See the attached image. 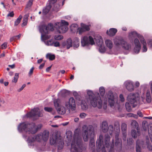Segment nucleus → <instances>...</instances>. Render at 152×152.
Listing matches in <instances>:
<instances>
[{
    "label": "nucleus",
    "mask_w": 152,
    "mask_h": 152,
    "mask_svg": "<svg viewBox=\"0 0 152 152\" xmlns=\"http://www.w3.org/2000/svg\"><path fill=\"white\" fill-rule=\"evenodd\" d=\"M110 137L107 134L104 137V141L103 135L100 134L96 141V147L98 152H120L122 148V142L121 139L115 140L114 139L110 141Z\"/></svg>",
    "instance_id": "f257e3e1"
},
{
    "label": "nucleus",
    "mask_w": 152,
    "mask_h": 152,
    "mask_svg": "<svg viewBox=\"0 0 152 152\" xmlns=\"http://www.w3.org/2000/svg\"><path fill=\"white\" fill-rule=\"evenodd\" d=\"M84 149L82 138L79 135V132L77 129L74 132L71 144V152H82Z\"/></svg>",
    "instance_id": "f03ea898"
},
{
    "label": "nucleus",
    "mask_w": 152,
    "mask_h": 152,
    "mask_svg": "<svg viewBox=\"0 0 152 152\" xmlns=\"http://www.w3.org/2000/svg\"><path fill=\"white\" fill-rule=\"evenodd\" d=\"M18 129L20 132L24 131L26 132H28L29 134H33L37 132L39 127L34 123H23L20 124Z\"/></svg>",
    "instance_id": "7ed1b4c3"
},
{
    "label": "nucleus",
    "mask_w": 152,
    "mask_h": 152,
    "mask_svg": "<svg viewBox=\"0 0 152 152\" xmlns=\"http://www.w3.org/2000/svg\"><path fill=\"white\" fill-rule=\"evenodd\" d=\"M54 27L52 23H49L48 26L42 25L39 26V30L41 33V38L43 40L49 39L51 37L50 35H46L49 33V31H53L54 30Z\"/></svg>",
    "instance_id": "20e7f679"
},
{
    "label": "nucleus",
    "mask_w": 152,
    "mask_h": 152,
    "mask_svg": "<svg viewBox=\"0 0 152 152\" xmlns=\"http://www.w3.org/2000/svg\"><path fill=\"white\" fill-rule=\"evenodd\" d=\"M51 145L57 147L58 149H62L64 146V142L62 137L57 134H53L49 139Z\"/></svg>",
    "instance_id": "39448f33"
},
{
    "label": "nucleus",
    "mask_w": 152,
    "mask_h": 152,
    "mask_svg": "<svg viewBox=\"0 0 152 152\" xmlns=\"http://www.w3.org/2000/svg\"><path fill=\"white\" fill-rule=\"evenodd\" d=\"M87 94L90 101L91 104L94 107H97L99 109L102 107V102L100 97L99 96H95L93 92L89 90L87 91Z\"/></svg>",
    "instance_id": "423d86ee"
},
{
    "label": "nucleus",
    "mask_w": 152,
    "mask_h": 152,
    "mask_svg": "<svg viewBox=\"0 0 152 152\" xmlns=\"http://www.w3.org/2000/svg\"><path fill=\"white\" fill-rule=\"evenodd\" d=\"M88 131L91 132L89 134L90 137H94V133L92 125H89L88 126L87 125H84L83 126L82 128V132L83 138L85 141H87L88 140Z\"/></svg>",
    "instance_id": "0eeeda50"
},
{
    "label": "nucleus",
    "mask_w": 152,
    "mask_h": 152,
    "mask_svg": "<svg viewBox=\"0 0 152 152\" xmlns=\"http://www.w3.org/2000/svg\"><path fill=\"white\" fill-rule=\"evenodd\" d=\"M114 42L115 45L118 47H122L126 50H129L131 48L130 44L128 43L122 37H116Z\"/></svg>",
    "instance_id": "6e6552de"
},
{
    "label": "nucleus",
    "mask_w": 152,
    "mask_h": 152,
    "mask_svg": "<svg viewBox=\"0 0 152 152\" xmlns=\"http://www.w3.org/2000/svg\"><path fill=\"white\" fill-rule=\"evenodd\" d=\"M69 23L67 22L62 20L61 22H57L55 24L54 27L56 28L57 32L59 33H65L68 29Z\"/></svg>",
    "instance_id": "1a4fd4ad"
},
{
    "label": "nucleus",
    "mask_w": 152,
    "mask_h": 152,
    "mask_svg": "<svg viewBox=\"0 0 152 152\" xmlns=\"http://www.w3.org/2000/svg\"><path fill=\"white\" fill-rule=\"evenodd\" d=\"M39 109L38 108H35L32 110L31 112L28 113L26 116L28 118H33V119L35 120L39 117H42L43 114L42 113H39Z\"/></svg>",
    "instance_id": "9d476101"
},
{
    "label": "nucleus",
    "mask_w": 152,
    "mask_h": 152,
    "mask_svg": "<svg viewBox=\"0 0 152 152\" xmlns=\"http://www.w3.org/2000/svg\"><path fill=\"white\" fill-rule=\"evenodd\" d=\"M81 44L82 46L84 47L88 46L89 44L93 45L95 44L93 38L91 36H86L81 39Z\"/></svg>",
    "instance_id": "9b49d317"
},
{
    "label": "nucleus",
    "mask_w": 152,
    "mask_h": 152,
    "mask_svg": "<svg viewBox=\"0 0 152 152\" xmlns=\"http://www.w3.org/2000/svg\"><path fill=\"white\" fill-rule=\"evenodd\" d=\"M137 37L140 39V42L142 45V50L143 52H146L147 50V44L143 37L140 34L137 33L136 31H134V37Z\"/></svg>",
    "instance_id": "f8f14e48"
},
{
    "label": "nucleus",
    "mask_w": 152,
    "mask_h": 152,
    "mask_svg": "<svg viewBox=\"0 0 152 152\" xmlns=\"http://www.w3.org/2000/svg\"><path fill=\"white\" fill-rule=\"evenodd\" d=\"M65 106L72 111H74L76 109V104L75 99L73 97L70 98L69 101L65 102Z\"/></svg>",
    "instance_id": "ddd939ff"
},
{
    "label": "nucleus",
    "mask_w": 152,
    "mask_h": 152,
    "mask_svg": "<svg viewBox=\"0 0 152 152\" xmlns=\"http://www.w3.org/2000/svg\"><path fill=\"white\" fill-rule=\"evenodd\" d=\"M108 102L109 103L111 107L113 108H115L116 109V108H118V104L115 103V101L117 99H115L113 95V94H111L108 96Z\"/></svg>",
    "instance_id": "4468645a"
},
{
    "label": "nucleus",
    "mask_w": 152,
    "mask_h": 152,
    "mask_svg": "<svg viewBox=\"0 0 152 152\" xmlns=\"http://www.w3.org/2000/svg\"><path fill=\"white\" fill-rule=\"evenodd\" d=\"M127 99L130 103L128 102H126L125 104L126 108L127 111L130 112L132 110L130 104L132 105L133 104V93H131L127 96Z\"/></svg>",
    "instance_id": "2eb2a0df"
},
{
    "label": "nucleus",
    "mask_w": 152,
    "mask_h": 152,
    "mask_svg": "<svg viewBox=\"0 0 152 152\" xmlns=\"http://www.w3.org/2000/svg\"><path fill=\"white\" fill-rule=\"evenodd\" d=\"M141 48V44L139 41L137 39H135L134 45V52L135 53H138L140 52Z\"/></svg>",
    "instance_id": "dca6fc26"
},
{
    "label": "nucleus",
    "mask_w": 152,
    "mask_h": 152,
    "mask_svg": "<svg viewBox=\"0 0 152 152\" xmlns=\"http://www.w3.org/2000/svg\"><path fill=\"white\" fill-rule=\"evenodd\" d=\"M134 137L135 138L140 135V130L138 124L136 121H134Z\"/></svg>",
    "instance_id": "f3484780"
},
{
    "label": "nucleus",
    "mask_w": 152,
    "mask_h": 152,
    "mask_svg": "<svg viewBox=\"0 0 152 152\" xmlns=\"http://www.w3.org/2000/svg\"><path fill=\"white\" fill-rule=\"evenodd\" d=\"M144 148L145 147V143L142 141L137 140L136 142V152H141L140 147Z\"/></svg>",
    "instance_id": "a211bd4d"
},
{
    "label": "nucleus",
    "mask_w": 152,
    "mask_h": 152,
    "mask_svg": "<svg viewBox=\"0 0 152 152\" xmlns=\"http://www.w3.org/2000/svg\"><path fill=\"white\" fill-rule=\"evenodd\" d=\"M126 89L129 91L133 90V83L132 81H127L124 83Z\"/></svg>",
    "instance_id": "6ab92c4d"
},
{
    "label": "nucleus",
    "mask_w": 152,
    "mask_h": 152,
    "mask_svg": "<svg viewBox=\"0 0 152 152\" xmlns=\"http://www.w3.org/2000/svg\"><path fill=\"white\" fill-rule=\"evenodd\" d=\"M40 134L42 139V140L45 142H47L49 137V132L46 131H45L43 133H40Z\"/></svg>",
    "instance_id": "aec40b11"
},
{
    "label": "nucleus",
    "mask_w": 152,
    "mask_h": 152,
    "mask_svg": "<svg viewBox=\"0 0 152 152\" xmlns=\"http://www.w3.org/2000/svg\"><path fill=\"white\" fill-rule=\"evenodd\" d=\"M102 132L106 133L108 130V125L107 121H103L102 124Z\"/></svg>",
    "instance_id": "412c9836"
},
{
    "label": "nucleus",
    "mask_w": 152,
    "mask_h": 152,
    "mask_svg": "<svg viewBox=\"0 0 152 152\" xmlns=\"http://www.w3.org/2000/svg\"><path fill=\"white\" fill-rule=\"evenodd\" d=\"M140 97L138 93L134 95V107L138 105L139 103Z\"/></svg>",
    "instance_id": "4be33fe9"
},
{
    "label": "nucleus",
    "mask_w": 152,
    "mask_h": 152,
    "mask_svg": "<svg viewBox=\"0 0 152 152\" xmlns=\"http://www.w3.org/2000/svg\"><path fill=\"white\" fill-rule=\"evenodd\" d=\"M62 45L63 46L66 45V48L67 49H69L72 46V41L70 39H68L66 41V42H64L62 43Z\"/></svg>",
    "instance_id": "5701e85b"
},
{
    "label": "nucleus",
    "mask_w": 152,
    "mask_h": 152,
    "mask_svg": "<svg viewBox=\"0 0 152 152\" xmlns=\"http://www.w3.org/2000/svg\"><path fill=\"white\" fill-rule=\"evenodd\" d=\"M94 137H90L89 147L93 151L95 149V142L94 138Z\"/></svg>",
    "instance_id": "b1692460"
},
{
    "label": "nucleus",
    "mask_w": 152,
    "mask_h": 152,
    "mask_svg": "<svg viewBox=\"0 0 152 152\" xmlns=\"http://www.w3.org/2000/svg\"><path fill=\"white\" fill-rule=\"evenodd\" d=\"M117 30L115 28H111L109 29V31H107V34L110 36L112 37L115 35L117 32Z\"/></svg>",
    "instance_id": "393cba45"
},
{
    "label": "nucleus",
    "mask_w": 152,
    "mask_h": 152,
    "mask_svg": "<svg viewBox=\"0 0 152 152\" xmlns=\"http://www.w3.org/2000/svg\"><path fill=\"white\" fill-rule=\"evenodd\" d=\"M52 6L50 4L48 5H47L43 9L42 11V14L44 15H46L50 11L51 8Z\"/></svg>",
    "instance_id": "a878e982"
},
{
    "label": "nucleus",
    "mask_w": 152,
    "mask_h": 152,
    "mask_svg": "<svg viewBox=\"0 0 152 152\" xmlns=\"http://www.w3.org/2000/svg\"><path fill=\"white\" fill-rule=\"evenodd\" d=\"M57 109L58 113L61 115L64 114L66 112V109L64 107H61L60 108L58 107Z\"/></svg>",
    "instance_id": "bb28decb"
},
{
    "label": "nucleus",
    "mask_w": 152,
    "mask_h": 152,
    "mask_svg": "<svg viewBox=\"0 0 152 152\" xmlns=\"http://www.w3.org/2000/svg\"><path fill=\"white\" fill-rule=\"evenodd\" d=\"M80 26L83 28L84 30H85L86 31H88L90 29V25H87L83 23H81L80 24Z\"/></svg>",
    "instance_id": "cd10ccee"
},
{
    "label": "nucleus",
    "mask_w": 152,
    "mask_h": 152,
    "mask_svg": "<svg viewBox=\"0 0 152 152\" xmlns=\"http://www.w3.org/2000/svg\"><path fill=\"white\" fill-rule=\"evenodd\" d=\"M146 100L148 103H150L151 102V97L150 91L149 90H148L147 91L146 94Z\"/></svg>",
    "instance_id": "c85d7f7f"
},
{
    "label": "nucleus",
    "mask_w": 152,
    "mask_h": 152,
    "mask_svg": "<svg viewBox=\"0 0 152 152\" xmlns=\"http://www.w3.org/2000/svg\"><path fill=\"white\" fill-rule=\"evenodd\" d=\"M80 45V41L79 39L76 38L74 39L73 42V47L74 48H77Z\"/></svg>",
    "instance_id": "c756f323"
},
{
    "label": "nucleus",
    "mask_w": 152,
    "mask_h": 152,
    "mask_svg": "<svg viewBox=\"0 0 152 152\" xmlns=\"http://www.w3.org/2000/svg\"><path fill=\"white\" fill-rule=\"evenodd\" d=\"M105 44L107 47L110 49H111L113 47L112 42L109 39H107L105 41Z\"/></svg>",
    "instance_id": "7c9ffc66"
},
{
    "label": "nucleus",
    "mask_w": 152,
    "mask_h": 152,
    "mask_svg": "<svg viewBox=\"0 0 152 152\" xmlns=\"http://www.w3.org/2000/svg\"><path fill=\"white\" fill-rule=\"evenodd\" d=\"M146 145H147V148L150 151L152 150V146L149 143V140L148 137H146Z\"/></svg>",
    "instance_id": "2f4dec72"
},
{
    "label": "nucleus",
    "mask_w": 152,
    "mask_h": 152,
    "mask_svg": "<svg viewBox=\"0 0 152 152\" xmlns=\"http://www.w3.org/2000/svg\"><path fill=\"white\" fill-rule=\"evenodd\" d=\"M122 133H126L127 125L125 123H122L121 126Z\"/></svg>",
    "instance_id": "473e14b6"
},
{
    "label": "nucleus",
    "mask_w": 152,
    "mask_h": 152,
    "mask_svg": "<svg viewBox=\"0 0 152 152\" xmlns=\"http://www.w3.org/2000/svg\"><path fill=\"white\" fill-rule=\"evenodd\" d=\"M99 46V51L100 52L102 53H104L105 51V49L104 47L102 46V42H100L99 44H97Z\"/></svg>",
    "instance_id": "72a5a7b5"
},
{
    "label": "nucleus",
    "mask_w": 152,
    "mask_h": 152,
    "mask_svg": "<svg viewBox=\"0 0 152 152\" xmlns=\"http://www.w3.org/2000/svg\"><path fill=\"white\" fill-rule=\"evenodd\" d=\"M46 57L48 58L50 60L52 61L55 58V56L54 54H52L50 53H48L46 56Z\"/></svg>",
    "instance_id": "f704fd0d"
},
{
    "label": "nucleus",
    "mask_w": 152,
    "mask_h": 152,
    "mask_svg": "<svg viewBox=\"0 0 152 152\" xmlns=\"http://www.w3.org/2000/svg\"><path fill=\"white\" fill-rule=\"evenodd\" d=\"M35 136H29L28 137L27 141L28 143L34 142L36 141Z\"/></svg>",
    "instance_id": "c9c22d12"
},
{
    "label": "nucleus",
    "mask_w": 152,
    "mask_h": 152,
    "mask_svg": "<svg viewBox=\"0 0 152 152\" xmlns=\"http://www.w3.org/2000/svg\"><path fill=\"white\" fill-rule=\"evenodd\" d=\"M35 139H36V141L37 142H41L42 140V139L41 135V134L40 133L35 135Z\"/></svg>",
    "instance_id": "e433bc0d"
},
{
    "label": "nucleus",
    "mask_w": 152,
    "mask_h": 152,
    "mask_svg": "<svg viewBox=\"0 0 152 152\" xmlns=\"http://www.w3.org/2000/svg\"><path fill=\"white\" fill-rule=\"evenodd\" d=\"M28 20V16L26 15H25L24 16L23 19V23L22 24V26H23L26 25L27 23Z\"/></svg>",
    "instance_id": "4c0bfd02"
},
{
    "label": "nucleus",
    "mask_w": 152,
    "mask_h": 152,
    "mask_svg": "<svg viewBox=\"0 0 152 152\" xmlns=\"http://www.w3.org/2000/svg\"><path fill=\"white\" fill-rule=\"evenodd\" d=\"M22 18V16L21 15H20L19 17L17 18L15 21L14 25L17 26L20 22Z\"/></svg>",
    "instance_id": "58836bf2"
},
{
    "label": "nucleus",
    "mask_w": 152,
    "mask_h": 152,
    "mask_svg": "<svg viewBox=\"0 0 152 152\" xmlns=\"http://www.w3.org/2000/svg\"><path fill=\"white\" fill-rule=\"evenodd\" d=\"M60 100L58 99H54V105L56 109L59 107V102Z\"/></svg>",
    "instance_id": "ea45409f"
},
{
    "label": "nucleus",
    "mask_w": 152,
    "mask_h": 152,
    "mask_svg": "<svg viewBox=\"0 0 152 152\" xmlns=\"http://www.w3.org/2000/svg\"><path fill=\"white\" fill-rule=\"evenodd\" d=\"M19 74L18 73H15V76L14 77V79L12 80V82L15 83H16L17 82L18 80L19 77Z\"/></svg>",
    "instance_id": "a19ab883"
},
{
    "label": "nucleus",
    "mask_w": 152,
    "mask_h": 152,
    "mask_svg": "<svg viewBox=\"0 0 152 152\" xmlns=\"http://www.w3.org/2000/svg\"><path fill=\"white\" fill-rule=\"evenodd\" d=\"M81 105L82 109L83 110H86L88 108V105L87 103L83 101H82Z\"/></svg>",
    "instance_id": "79ce46f5"
},
{
    "label": "nucleus",
    "mask_w": 152,
    "mask_h": 152,
    "mask_svg": "<svg viewBox=\"0 0 152 152\" xmlns=\"http://www.w3.org/2000/svg\"><path fill=\"white\" fill-rule=\"evenodd\" d=\"M85 30H84V29L83 28H82V27H79L77 29V33H78L79 34H82L84 32H85Z\"/></svg>",
    "instance_id": "37998d69"
},
{
    "label": "nucleus",
    "mask_w": 152,
    "mask_h": 152,
    "mask_svg": "<svg viewBox=\"0 0 152 152\" xmlns=\"http://www.w3.org/2000/svg\"><path fill=\"white\" fill-rule=\"evenodd\" d=\"M100 94L102 96H103L105 94V89L104 87H101L99 88Z\"/></svg>",
    "instance_id": "c03bdc74"
},
{
    "label": "nucleus",
    "mask_w": 152,
    "mask_h": 152,
    "mask_svg": "<svg viewBox=\"0 0 152 152\" xmlns=\"http://www.w3.org/2000/svg\"><path fill=\"white\" fill-rule=\"evenodd\" d=\"M69 91L66 90H63L61 92V95L63 96H66L69 95Z\"/></svg>",
    "instance_id": "a18cd8bd"
},
{
    "label": "nucleus",
    "mask_w": 152,
    "mask_h": 152,
    "mask_svg": "<svg viewBox=\"0 0 152 152\" xmlns=\"http://www.w3.org/2000/svg\"><path fill=\"white\" fill-rule=\"evenodd\" d=\"M108 130L110 131V135H111L112 132H113L114 128L113 126L112 125H110L108 126Z\"/></svg>",
    "instance_id": "49530a36"
},
{
    "label": "nucleus",
    "mask_w": 152,
    "mask_h": 152,
    "mask_svg": "<svg viewBox=\"0 0 152 152\" xmlns=\"http://www.w3.org/2000/svg\"><path fill=\"white\" fill-rule=\"evenodd\" d=\"M128 38L131 42H133V31H132L129 33Z\"/></svg>",
    "instance_id": "de8ad7c7"
},
{
    "label": "nucleus",
    "mask_w": 152,
    "mask_h": 152,
    "mask_svg": "<svg viewBox=\"0 0 152 152\" xmlns=\"http://www.w3.org/2000/svg\"><path fill=\"white\" fill-rule=\"evenodd\" d=\"M54 38L56 40H61L63 39V37L62 35H58L55 36Z\"/></svg>",
    "instance_id": "09e8293b"
},
{
    "label": "nucleus",
    "mask_w": 152,
    "mask_h": 152,
    "mask_svg": "<svg viewBox=\"0 0 152 152\" xmlns=\"http://www.w3.org/2000/svg\"><path fill=\"white\" fill-rule=\"evenodd\" d=\"M53 42L52 39L48 41L45 42L46 44L48 45L52 46L53 45Z\"/></svg>",
    "instance_id": "8fccbe9b"
},
{
    "label": "nucleus",
    "mask_w": 152,
    "mask_h": 152,
    "mask_svg": "<svg viewBox=\"0 0 152 152\" xmlns=\"http://www.w3.org/2000/svg\"><path fill=\"white\" fill-rule=\"evenodd\" d=\"M7 42H4L3 44L1 45V48L2 49H5L7 47Z\"/></svg>",
    "instance_id": "3c124183"
},
{
    "label": "nucleus",
    "mask_w": 152,
    "mask_h": 152,
    "mask_svg": "<svg viewBox=\"0 0 152 152\" xmlns=\"http://www.w3.org/2000/svg\"><path fill=\"white\" fill-rule=\"evenodd\" d=\"M33 1V0H29L27 4L26 7L27 8L30 7L32 4Z\"/></svg>",
    "instance_id": "603ef678"
},
{
    "label": "nucleus",
    "mask_w": 152,
    "mask_h": 152,
    "mask_svg": "<svg viewBox=\"0 0 152 152\" xmlns=\"http://www.w3.org/2000/svg\"><path fill=\"white\" fill-rule=\"evenodd\" d=\"M127 141L128 145H132L133 142V140L132 138L128 139Z\"/></svg>",
    "instance_id": "864d4df0"
},
{
    "label": "nucleus",
    "mask_w": 152,
    "mask_h": 152,
    "mask_svg": "<svg viewBox=\"0 0 152 152\" xmlns=\"http://www.w3.org/2000/svg\"><path fill=\"white\" fill-rule=\"evenodd\" d=\"M44 110L46 111L50 112L52 111L53 109L51 107H46L44 108Z\"/></svg>",
    "instance_id": "5fc2aeb1"
},
{
    "label": "nucleus",
    "mask_w": 152,
    "mask_h": 152,
    "mask_svg": "<svg viewBox=\"0 0 152 152\" xmlns=\"http://www.w3.org/2000/svg\"><path fill=\"white\" fill-rule=\"evenodd\" d=\"M34 68V67H32L30 69V71L28 73V75L29 76H31L33 74Z\"/></svg>",
    "instance_id": "6e6d98bb"
},
{
    "label": "nucleus",
    "mask_w": 152,
    "mask_h": 152,
    "mask_svg": "<svg viewBox=\"0 0 152 152\" xmlns=\"http://www.w3.org/2000/svg\"><path fill=\"white\" fill-rule=\"evenodd\" d=\"M148 44L149 45L150 48H152V40H149L148 42Z\"/></svg>",
    "instance_id": "4d7b16f0"
},
{
    "label": "nucleus",
    "mask_w": 152,
    "mask_h": 152,
    "mask_svg": "<svg viewBox=\"0 0 152 152\" xmlns=\"http://www.w3.org/2000/svg\"><path fill=\"white\" fill-rule=\"evenodd\" d=\"M86 114L85 113H81L80 114V117L81 118H84L86 116Z\"/></svg>",
    "instance_id": "13d9d810"
},
{
    "label": "nucleus",
    "mask_w": 152,
    "mask_h": 152,
    "mask_svg": "<svg viewBox=\"0 0 152 152\" xmlns=\"http://www.w3.org/2000/svg\"><path fill=\"white\" fill-rule=\"evenodd\" d=\"M56 47H59L60 46V44L58 42H53V45Z\"/></svg>",
    "instance_id": "bf43d9fd"
},
{
    "label": "nucleus",
    "mask_w": 152,
    "mask_h": 152,
    "mask_svg": "<svg viewBox=\"0 0 152 152\" xmlns=\"http://www.w3.org/2000/svg\"><path fill=\"white\" fill-rule=\"evenodd\" d=\"M26 85L25 84H23L22 86L19 89L18 91V92H20L23 90V89L26 87Z\"/></svg>",
    "instance_id": "052dcab7"
},
{
    "label": "nucleus",
    "mask_w": 152,
    "mask_h": 152,
    "mask_svg": "<svg viewBox=\"0 0 152 152\" xmlns=\"http://www.w3.org/2000/svg\"><path fill=\"white\" fill-rule=\"evenodd\" d=\"M123 135V140L124 141L126 140V133H122Z\"/></svg>",
    "instance_id": "680f3d73"
},
{
    "label": "nucleus",
    "mask_w": 152,
    "mask_h": 152,
    "mask_svg": "<svg viewBox=\"0 0 152 152\" xmlns=\"http://www.w3.org/2000/svg\"><path fill=\"white\" fill-rule=\"evenodd\" d=\"M119 96L120 98V100L122 102H124V99L123 95L122 94H120Z\"/></svg>",
    "instance_id": "e2e57ef3"
},
{
    "label": "nucleus",
    "mask_w": 152,
    "mask_h": 152,
    "mask_svg": "<svg viewBox=\"0 0 152 152\" xmlns=\"http://www.w3.org/2000/svg\"><path fill=\"white\" fill-rule=\"evenodd\" d=\"M14 15V12L13 11H12L11 12H10V13H9L7 15V17L10 16V17H13Z\"/></svg>",
    "instance_id": "0e129e2a"
},
{
    "label": "nucleus",
    "mask_w": 152,
    "mask_h": 152,
    "mask_svg": "<svg viewBox=\"0 0 152 152\" xmlns=\"http://www.w3.org/2000/svg\"><path fill=\"white\" fill-rule=\"evenodd\" d=\"M16 39V38L15 36H14L10 38V42H12Z\"/></svg>",
    "instance_id": "69168bd1"
},
{
    "label": "nucleus",
    "mask_w": 152,
    "mask_h": 152,
    "mask_svg": "<svg viewBox=\"0 0 152 152\" xmlns=\"http://www.w3.org/2000/svg\"><path fill=\"white\" fill-rule=\"evenodd\" d=\"M137 114L140 117H142L143 116V115L142 114V113L140 111H138L137 112Z\"/></svg>",
    "instance_id": "338daca9"
},
{
    "label": "nucleus",
    "mask_w": 152,
    "mask_h": 152,
    "mask_svg": "<svg viewBox=\"0 0 152 152\" xmlns=\"http://www.w3.org/2000/svg\"><path fill=\"white\" fill-rule=\"evenodd\" d=\"M73 95L76 98V99H77V97L78 96V94H77V92L75 91L73 93Z\"/></svg>",
    "instance_id": "774afa93"
}]
</instances>
